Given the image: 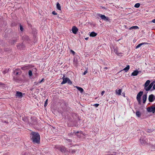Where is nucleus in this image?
<instances>
[{
	"label": "nucleus",
	"instance_id": "1",
	"mask_svg": "<svg viewBox=\"0 0 155 155\" xmlns=\"http://www.w3.org/2000/svg\"><path fill=\"white\" fill-rule=\"evenodd\" d=\"M30 139L34 143H40V135L38 132H32L30 134Z\"/></svg>",
	"mask_w": 155,
	"mask_h": 155
},
{
	"label": "nucleus",
	"instance_id": "2",
	"mask_svg": "<svg viewBox=\"0 0 155 155\" xmlns=\"http://www.w3.org/2000/svg\"><path fill=\"white\" fill-rule=\"evenodd\" d=\"M60 103L61 108L64 111L66 110L67 107L66 103L63 101H61Z\"/></svg>",
	"mask_w": 155,
	"mask_h": 155
},
{
	"label": "nucleus",
	"instance_id": "3",
	"mask_svg": "<svg viewBox=\"0 0 155 155\" xmlns=\"http://www.w3.org/2000/svg\"><path fill=\"white\" fill-rule=\"evenodd\" d=\"M143 91H140L137 94V99L138 102V104H141V97L143 94Z\"/></svg>",
	"mask_w": 155,
	"mask_h": 155
},
{
	"label": "nucleus",
	"instance_id": "4",
	"mask_svg": "<svg viewBox=\"0 0 155 155\" xmlns=\"http://www.w3.org/2000/svg\"><path fill=\"white\" fill-rule=\"evenodd\" d=\"M147 110L148 112H152L153 113H154L155 112V106L152 105L148 107L147 108Z\"/></svg>",
	"mask_w": 155,
	"mask_h": 155
},
{
	"label": "nucleus",
	"instance_id": "5",
	"mask_svg": "<svg viewBox=\"0 0 155 155\" xmlns=\"http://www.w3.org/2000/svg\"><path fill=\"white\" fill-rule=\"evenodd\" d=\"M98 15L102 20L105 21H110V19L108 17L104 15H102L100 14H99Z\"/></svg>",
	"mask_w": 155,
	"mask_h": 155
},
{
	"label": "nucleus",
	"instance_id": "6",
	"mask_svg": "<svg viewBox=\"0 0 155 155\" xmlns=\"http://www.w3.org/2000/svg\"><path fill=\"white\" fill-rule=\"evenodd\" d=\"M21 72L20 69H16L14 71V74L16 75H20L21 74Z\"/></svg>",
	"mask_w": 155,
	"mask_h": 155
},
{
	"label": "nucleus",
	"instance_id": "7",
	"mask_svg": "<svg viewBox=\"0 0 155 155\" xmlns=\"http://www.w3.org/2000/svg\"><path fill=\"white\" fill-rule=\"evenodd\" d=\"M15 96L16 97L21 98L23 97L22 93V92L20 91H16V93L15 94Z\"/></svg>",
	"mask_w": 155,
	"mask_h": 155
},
{
	"label": "nucleus",
	"instance_id": "8",
	"mask_svg": "<svg viewBox=\"0 0 155 155\" xmlns=\"http://www.w3.org/2000/svg\"><path fill=\"white\" fill-rule=\"evenodd\" d=\"M155 99V97L154 95L151 94L148 97V100L149 102H152L154 101Z\"/></svg>",
	"mask_w": 155,
	"mask_h": 155
},
{
	"label": "nucleus",
	"instance_id": "9",
	"mask_svg": "<svg viewBox=\"0 0 155 155\" xmlns=\"http://www.w3.org/2000/svg\"><path fill=\"white\" fill-rule=\"evenodd\" d=\"M65 75H63V76L62 78V79L63 80V81L61 83V84H65L66 83H67L68 81V78H65Z\"/></svg>",
	"mask_w": 155,
	"mask_h": 155
},
{
	"label": "nucleus",
	"instance_id": "10",
	"mask_svg": "<svg viewBox=\"0 0 155 155\" xmlns=\"http://www.w3.org/2000/svg\"><path fill=\"white\" fill-rule=\"evenodd\" d=\"M78 31V28L75 26H74L72 28V31L74 34H76Z\"/></svg>",
	"mask_w": 155,
	"mask_h": 155
},
{
	"label": "nucleus",
	"instance_id": "11",
	"mask_svg": "<svg viewBox=\"0 0 155 155\" xmlns=\"http://www.w3.org/2000/svg\"><path fill=\"white\" fill-rule=\"evenodd\" d=\"M145 138H140V142L142 144H145L146 143Z\"/></svg>",
	"mask_w": 155,
	"mask_h": 155
},
{
	"label": "nucleus",
	"instance_id": "12",
	"mask_svg": "<svg viewBox=\"0 0 155 155\" xmlns=\"http://www.w3.org/2000/svg\"><path fill=\"white\" fill-rule=\"evenodd\" d=\"M60 150L62 153H64L66 152V148L65 147L62 146L60 147Z\"/></svg>",
	"mask_w": 155,
	"mask_h": 155
},
{
	"label": "nucleus",
	"instance_id": "13",
	"mask_svg": "<svg viewBox=\"0 0 155 155\" xmlns=\"http://www.w3.org/2000/svg\"><path fill=\"white\" fill-rule=\"evenodd\" d=\"M114 51L115 53L117 54L118 56H120V54L123 53L120 51H118V49H114Z\"/></svg>",
	"mask_w": 155,
	"mask_h": 155
},
{
	"label": "nucleus",
	"instance_id": "14",
	"mask_svg": "<svg viewBox=\"0 0 155 155\" xmlns=\"http://www.w3.org/2000/svg\"><path fill=\"white\" fill-rule=\"evenodd\" d=\"M147 99V94H144L142 97V99L143 100V103L145 104L146 102Z\"/></svg>",
	"mask_w": 155,
	"mask_h": 155
},
{
	"label": "nucleus",
	"instance_id": "15",
	"mask_svg": "<svg viewBox=\"0 0 155 155\" xmlns=\"http://www.w3.org/2000/svg\"><path fill=\"white\" fill-rule=\"evenodd\" d=\"M139 72V71L135 70L131 74V76H136L138 75Z\"/></svg>",
	"mask_w": 155,
	"mask_h": 155
},
{
	"label": "nucleus",
	"instance_id": "16",
	"mask_svg": "<svg viewBox=\"0 0 155 155\" xmlns=\"http://www.w3.org/2000/svg\"><path fill=\"white\" fill-rule=\"evenodd\" d=\"M150 82V81L149 80H147L145 83L144 84V89L146 88L148 86Z\"/></svg>",
	"mask_w": 155,
	"mask_h": 155
},
{
	"label": "nucleus",
	"instance_id": "17",
	"mask_svg": "<svg viewBox=\"0 0 155 155\" xmlns=\"http://www.w3.org/2000/svg\"><path fill=\"white\" fill-rule=\"evenodd\" d=\"M75 87L81 93H82L84 92V90L82 88L78 86H76Z\"/></svg>",
	"mask_w": 155,
	"mask_h": 155
},
{
	"label": "nucleus",
	"instance_id": "18",
	"mask_svg": "<svg viewBox=\"0 0 155 155\" xmlns=\"http://www.w3.org/2000/svg\"><path fill=\"white\" fill-rule=\"evenodd\" d=\"M148 45V44L147 43H141L140 44L138 45L136 47V48H139L141 46L143 45Z\"/></svg>",
	"mask_w": 155,
	"mask_h": 155
},
{
	"label": "nucleus",
	"instance_id": "19",
	"mask_svg": "<svg viewBox=\"0 0 155 155\" xmlns=\"http://www.w3.org/2000/svg\"><path fill=\"white\" fill-rule=\"evenodd\" d=\"M97 35V34L94 32H92L90 34V36L91 37H94Z\"/></svg>",
	"mask_w": 155,
	"mask_h": 155
},
{
	"label": "nucleus",
	"instance_id": "20",
	"mask_svg": "<svg viewBox=\"0 0 155 155\" xmlns=\"http://www.w3.org/2000/svg\"><path fill=\"white\" fill-rule=\"evenodd\" d=\"M136 115L138 117H140L141 116V113L139 111H137L136 112Z\"/></svg>",
	"mask_w": 155,
	"mask_h": 155
},
{
	"label": "nucleus",
	"instance_id": "21",
	"mask_svg": "<svg viewBox=\"0 0 155 155\" xmlns=\"http://www.w3.org/2000/svg\"><path fill=\"white\" fill-rule=\"evenodd\" d=\"M122 92V89H119L118 90H116V94L118 95H121V93Z\"/></svg>",
	"mask_w": 155,
	"mask_h": 155
},
{
	"label": "nucleus",
	"instance_id": "22",
	"mask_svg": "<svg viewBox=\"0 0 155 155\" xmlns=\"http://www.w3.org/2000/svg\"><path fill=\"white\" fill-rule=\"evenodd\" d=\"M130 69V66L129 65H127L126 67L124 68L123 70H124L125 72H127V71H128V70Z\"/></svg>",
	"mask_w": 155,
	"mask_h": 155
},
{
	"label": "nucleus",
	"instance_id": "23",
	"mask_svg": "<svg viewBox=\"0 0 155 155\" xmlns=\"http://www.w3.org/2000/svg\"><path fill=\"white\" fill-rule=\"evenodd\" d=\"M139 28L137 26H132V27H130L129 28V30H132V29H139Z\"/></svg>",
	"mask_w": 155,
	"mask_h": 155
},
{
	"label": "nucleus",
	"instance_id": "24",
	"mask_svg": "<svg viewBox=\"0 0 155 155\" xmlns=\"http://www.w3.org/2000/svg\"><path fill=\"white\" fill-rule=\"evenodd\" d=\"M152 86L150 84L145 89L147 91H148L150 90L151 88L152 87Z\"/></svg>",
	"mask_w": 155,
	"mask_h": 155
},
{
	"label": "nucleus",
	"instance_id": "25",
	"mask_svg": "<svg viewBox=\"0 0 155 155\" xmlns=\"http://www.w3.org/2000/svg\"><path fill=\"white\" fill-rule=\"evenodd\" d=\"M73 62L74 63H75L76 64H78V61L77 58L76 57H74V58Z\"/></svg>",
	"mask_w": 155,
	"mask_h": 155
},
{
	"label": "nucleus",
	"instance_id": "26",
	"mask_svg": "<svg viewBox=\"0 0 155 155\" xmlns=\"http://www.w3.org/2000/svg\"><path fill=\"white\" fill-rule=\"evenodd\" d=\"M29 68V67L28 66H26L21 67V69L23 70H25L26 69Z\"/></svg>",
	"mask_w": 155,
	"mask_h": 155
},
{
	"label": "nucleus",
	"instance_id": "27",
	"mask_svg": "<svg viewBox=\"0 0 155 155\" xmlns=\"http://www.w3.org/2000/svg\"><path fill=\"white\" fill-rule=\"evenodd\" d=\"M0 85H1V86H2V88L3 89H5V84L2 83H1V82H0Z\"/></svg>",
	"mask_w": 155,
	"mask_h": 155
},
{
	"label": "nucleus",
	"instance_id": "28",
	"mask_svg": "<svg viewBox=\"0 0 155 155\" xmlns=\"http://www.w3.org/2000/svg\"><path fill=\"white\" fill-rule=\"evenodd\" d=\"M140 4L139 3H137L134 5V7L136 8H138L140 6Z\"/></svg>",
	"mask_w": 155,
	"mask_h": 155
},
{
	"label": "nucleus",
	"instance_id": "29",
	"mask_svg": "<svg viewBox=\"0 0 155 155\" xmlns=\"http://www.w3.org/2000/svg\"><path fill=\"white\" fill-rule=\"evenodd\" d=\"M28 74L30 76H31L32 75V71L30 70L28 71Z\"/></svg>",
	"mask_w": 155,
	"mask_h": 155
},
{
	"label": "nucleus",
	"instance_id": "30",
	"mask_svg": "<svg viewBox=\"0 0 155 155\" xmlns=\"http://www.w3.org/2000/svg\"><path fill=\"white\" fill-rule=\"evenodd\" d=\"M22 119L23 121L25 122H26L27 121L28 119L26 117H22Z\"/></svg>",
	"mask_w": 155,
	"mask_h": 155
},
{
	"label": "nucleus",
	"instance_id": "31",
	"mask_svg": "<svg viewBox=\"0 0 155 155\" xmlns=\"http://www.w3.org/2000/svg\"><path fill=\"white\" fill-rule=\"evenodd\" d=\"M150 147H151L152 148L154 149L155 148V144H150Z\"/></svg>",
	"mask_w": 155,
	"mask_h": 155
},
{
	"label": "nucleus",
	"instance_id": "32",
	"mask_svg": "<svg viewBox=\"0 0 155 155\" xmlns=\"http://www.w3.org/2000/svg\"><path fill=\"white\" fill-rule=\"evenodd\" d=\"M19 26V28H20V30L21 31H23L24 28H23L22 25L21 24H20Z\"/></svg>",
	"mask_w": 155,
	"mask_h": 155
},
{
	"label": "nucleus",
	"instance_id": "33",
	"mask_svg": "<svg viewBox=\"0 0 155 155\" xmlns=\"http://www.w3.org/2000/svg\"><path fill=\"white\" fill-rule=\"evenodd\" d=\"M76 151V150H70V152H71L72 154H74L75 153Z\"/></svg>",
	"mask_w": 155,
	"mask_h": 155
},
{
	"label": "nucleus",
	"instance_id": "34",
	"mask_svg": "<svg viewBox=\"0 0 155 155\" xmlns=\"http://www.w3.org/2000/svg\"><path fill=\"white\" fill-rule=\"evenodd\" d=\"M70 85H71L72 84V82L70 80L69 78L68 79V81L67 82Z\"/></svg>",
	"mask_w": 155,
	"mask_h": 155
},
{
	"label": "nucleus",
	"instance_id": "35",
	"mask_svg": "<svg viewBox=\"0 0 155 155\" xmlns=\"http://www.w3.org/2000/svg\"><path fill=\"white\" fill-rule=\"evenodd\" d=\"M80 133L81 134H83V132L81 131H77V132H74V134L75 135H76L77 134Z\"/></svg>",
	"mask_w": 155,
	"mask_h": 155
},
{
	"label": "nucleus",
	"instance_id": "36",
	"mask_svg": "<svg viewBox=\"0 0 155 155\" xmlns=\"http://www.w3.org/2000/svg\"><path fill=\"white\" fill-rule=\"evenodd\" d=\"M48 99H47L45 101V104H44V106L45 107H46V106H47V105H48Z\"/></svg>",
	"mask_w": 155,
	"mask_h": 155
},
{
	"label": "nucleus",
	"instance_id": "37",
	"mask_svg": "<svg viewBox=\"0 0 155 155\" xmlns=\"http://www.w3.org/2000/svg\"><path fill=\"white\" fill-rule=\"evenodd\" d=\"M25 47V46L23 44H21L19 46V48H24Z\"/></svg>",
	"mask_w": 155,
	"mask_h": 155
},
{
	"label": "nucleus",
	"instance_id": "38",
	"mask_svg": "<svg viewBox=\"0 0 155 155\" xmlns=\"http://www.w3.org/2000/svg\"><path fill=\"white\" fill-rule=\"evenodd\" d=\"M155 83V81H153L152 82H151L150 84L152 86H153L154 83Z\"/></svg>",
	"mask_w": 155,
	"mask_h": 155
},
{
	"label": "nucleus",
	"instance_id": "39",
	"mask_svg": "<svg viewBox=\"0 0 155 155\" xmlns=\"http://www.w3.org/2000/svg\"><path fill=\"white\" fill-rule=\"evenodd\" d=\"M147 132L148 133H150L152 132V130L150 129H148L147 130Z\"/></svg>",
	"mask_w": 155,
	"mask_h": 155
},
{
	"label": "nucleus",
	"instance_id": "40",
	"mask_svg": "<svg viewBox=\"0 0 155 155\" xmlns=\"http://www.w3.org/2000/svg\"><path fill=\"white\" fill-rule=\"evenodd\" d=\"M70 51L74 55L75 54V52L71 49L70 50Z\"/></svg>",
	"mask_w": 155,
	"mask_h": 155
},
{
	"label": "nucleus",
	"instance_id": "41",
	"mask_svg": "<svg viewBox=\"0 0 155 155\" xmlns=\"http://www.w3.org/2000/svg\"><path fill=\"white\" fill-rule=\"evenodd\" d=\"M93 105L96 107H97L99 105V104H94Z\"/></svg>",
	"mask_w": 155,
	"mask_h": 155
},
{
	"label": "nucleus",
	"instance_id": "42",
	"mask_svg": "<svg viewBox=\"0 0 155 155\" xmlns=\"http://www.w3.org/2000/svg\"><path fill=\"white\" fill-rule=\"evenodd\" d=\"M74 134V132L72 133L71 132L68 135L70 136H72Z\"/></svg>",
	"mask_w": 155,
	"mask_h": 155
},
{
	"label": "nucleus",
	"instance_id": "43",
	"mask_svg": "<svg viewBox=\"0 0 155 155\" xmlns=\"http://www.w3.org/2000/svg\"><path fill=\"white\" fill-rule=\"evenodd\" d=\"M87 70H86L83 73V75H85L87 73Z\"/></svg>",
	"mask_w": 155,
	"mask_h": 155
},
{
	"label": "nucleus",
	"instance_id": "44",
	"mask_svg": "<svg viewBox=\"0 0 155 155\" xmlns=\"http://www.w3.org/2000/svg\"><path fill=\"white\" fill-rule=\"evenodd\" d=\"M52 13L54 15H56L57 14L54 11L52 12Z\"/></svg>",
	"mask_w": 155,
	"mask_h": 155
},
{
	"label": "nucleus",
	"instance_id": "45",
	"mask_svg": "<svg viewBox=\"0 0 155 155\" xmlns=\"http://www.w3.org/2000/svg\"><path fill=\"white\" fill-rule=\"evenodd\" d=\"M44 80V78H42L41 80L40 81H39V83H41L42 81H43Z\"/></svg>",
	"mask_w": 155,
	"mask_h": 155
},
{
	"label": "nucleus",
	"instance_id": "46",
	"mask_svg": "<svg viewBox=\"0 0 155 155\" xmlns=\"http://www.w3.org/2000/svg\"><path fill=\"white\" fill-rule=\"evenodd\" d=\"M104 92H105V91H102V92L101 93V95L102 96H103L104 95Z\"/></svg>",
	"mask_w": 155,
	"mask_h": 155
},
{
	"label": "nucleus",
	"instance_id": "47",
	"mask_svg": "<svg viewBox=\"0 0 155 155\" xmlns=\"http://www.w3.org/2000/svg\"><path fill=\"white\" fill-rule=\"evenodd\" d=\"M54 148L57 149L58 148V146L57 145H54Z\"/></svg>",
	"mask_w": 155,
	"mask_h": 155
},
{
	"label": "nucleus",
	"instance_id": "48",
	"mask_svg": "<svg viewBox=\"0 0 155 155\" xmlns=\"http://www.w3.org/2000/svg\"><path fill=\"white\" fill-rule=\"evenodd\" d=\"M59 10H61V6L59 3Z\"/></svg>",
	"mask_w": 155,
	"mask_h": 155
},
{
	"label": "nucleus",
	"instance_id": "49",
	"mask_svg": "<svg viewBox=\"0 0 155 155\" xmlns=\"http://www.w3.org/2000/svg\"><path fill=\"white\" fill-rule=\"evenodd\" d=\"M56 7L58 9V2L56 4Z\"/></svg>",
	"mask_w": 155,
	"mask_h": 155
},
{
	"label": "nucleus",
	"instance_id": "50",
	"mask_svg": "<svg viewBox=\"0 0 155 155\" xmlns=\"http://www.w3.org/2000/svg\"><path fill=\"white\" fill-rule=\"evenodd\" d=\"M153 90H155V84L153 85Z\"/></svg>",
	"mask_w": 155,
	"mask_h": 155
},
{
	"label": "nucleus",
	"instance_id": "51",
	"mask_svg": "<svg viewBox=\"0 0 155 155\" xmlns=\"http://www.w3.org/2000/svg\"><path fill=\"white\" fill-rule=\"evenodd\" d=\"M67 140L69 142H72V140H71V139H68V140Z\"/></svg>",
	"mask_w": 155,
	"mask_h": 155
},
{
	"label": "nucleus",
	"instance_id": "52",
	"mask_svg": "<svg viewBox=\"0 0 155 155\" xmlns=\"http://www.w3.org/2000/svg\"><path fill=\"white\" fill-rule=\"evenodd\" d=\"M152 22H153V23H155V19H153L152 21Z\"/></svg>",
	"mask_w": 155,
	"mask_h": 155
},
{
	"label": "nucleus",
	"instance_id": "53",
	"mask_svg": "<svg viewBox=\"0 0 155 155\" xmlns=\"http://www.w3.org/2000/svg\"><path fill=\"white\" fill-rule=\"evenodd\" d=\"M3 73L4 74H5L6 73V71H4L3 72Z\"/></svg>",
	"mask_w": 155,
	"mask_h": 155
},
{
	"label": "nucleus",
	"instance_id": "54",
	"mask_svg": "<svg viewBox=\"0 0 155 155\" xmlns=\"http://www.w3.org/2000/svg\"><path fill=\"white\" fill-rule=\"evenodd\" d=\"M77 135V136L79 137H81V136L79 134H76Z\"/></svg>",
	"mask_w": 155,
	"mask_h": 155
},
{
	"label": "nucleus",
	"instance_id": "55",
	"mask_svg": "<svg viewBox=\"0 0 155 155\" xmlns=\"http://www.w3.org/2000/svg\"><path fill=\"white\" fill-rule=\"evenodd\" d=\"M5 122V123H6V124H8V121H4L3 122Z\"/></svg>",
	"mask_w": 155,
	"mask_h": 155
},
{
	"label": "nucleus",
	"instance_id": "56",
	"mask_svg": "<svg viewBox=\"0 0 155 155\" xmlns=\"http://www.w3.org/2000/svg\"><path fill=\"white\" fill-rule=\"evenodd\" d=\"M27 153H24L23 154V155H27Z\"/></svg>",
	"mask_w": 155,
	"mask_h": 155
},
{
	"label": "nucleus",
	"instance_id": "57",
	"mask_svg": "<svg viewBox=\"0 0 155 155\" xmlns=\"http://www.w3.org/2000/svg\"><path fill=\"white\" fill-rule=\"evenodd\" d=\"M68 125H69V126H73L74 125H70L69 124H68Z\"/></svg>",
	"mask_w": 155,
	"mask_h": 155
},
{
	"label": "nucleus",
	"instance_id": "58",
	"mask_svg": "<svg viewBox=\"0 0 155 155\" xmlns=\"http://www.w3.org/2000/svg\"><path fill=\"white\" fill-rule=\"evenodd\" d=\"M104 68L105 69H107V67H105Z\"/></svg>",
	"mask_w": 155,
	"mask_h": 155
},
{
	"label": "nucleus",
	"instance_id": "59",
	"mask_svg": "<svg viewBox=\"0 0 155 155\" xmlns=\"http://www.w3.org/2000/svg\"><path fill=\"white\" fill-rule=\"evenodd\" d=\"M123 94V95L124 96V97H125V93H122Z\"/></svg>",
	"mask_w": 155,
	"mask_h": 155
},
{
	"label": "nucleus",
	"instance_id": "60",
	"mask_svg": "<svg viewBox=\"0 0 155 155\" xmlns=\"http://www.w3.org/2000/svg\"><path fill=\"white\" fill-rule=\"evenodd\" d=\"M3 155H8V154L6 153L4 154Z\"/></svg>",
	"mask_w": 155,
	"mask_h": 155
},
{
	"label": "nucleus",
	"instance_id": "61",
	"mask_svg": "<svg viewBox=\"0 0 155 155\" xmlns=\"http://www.w3.org/2000/svg\"><path fill=\"white\" fill-rule=\"evenodd\" d=\"M87 39H87V38H85V39H86V40H87Z\"/></svg>",
	"mask_w": 155,
	"mask_h": 155
},
{
	"label": "nucleus",
	"instance_id": "62",
	"mask_svg": "<svg viewBox=\"0 0 155 155\" xmlns=\"http://www.w3.org/2000/svg\"><path fill=\"white\" fill-rule=\"evenodd\" d=\"M34 69H35V70L36 71V68H35Z\"/></svg>",
	"mask_w": 155,
	"mask_h": 155
}]
</instances>
